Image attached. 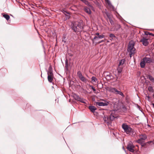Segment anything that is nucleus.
<instances>
[{
  "mask_svg": "<svg viewBox=\"0 0 154 154\" xmlns=\"http://www.w3.org/2000/svg\"><path fill=\"white\" fill-rule=\"evenodd\" d=\"M122 66H118V67L117 68V70L118 71V73L119 74H120L121 72H122Z\"/></svg>",
  "mask_w": 154,
  "mask_h": 154,
  "instance_id": "nucleus-20",
  "label": "nucleus"
},
{
  "mask_svg": "<svg viewBox=\"0 0 154 154\" xmlns=\"http://www.w3.org/2000/svg\"><path fill=\"white\" fill-rule=\"evenodd\" d=\"M95 35H98L99 36V33H96Z\"/></svg>",
  "mask_w": 154,
  "mask_h": 154,
  "instance_id": "nucleus-40",
  "label": "nucleus"
},
{
  "mask_svg": "<svg viewBox=\"0 0 154 154\" xmlns=\"http://www.w3.org/2000/svg\"><path fill=\"white\" fill-rule=\"evenodd\" d=\"M104 37V35H99L98 36H95L93 38V39L94 40L97 39V40H98L99 39H101L103 38Z\"/></svg>",
  "mask_w": 154,
  "mask_h": 154,
  "instance_id": "nucleus-18",
  "label": "nucleus"
},
{
  "mask_svg": "<svg viewBox=\"0 0 154 154\" xmlns=\"http://www.w3.org/2000/svg\"><path fill=\"white\" fill-rule=\"evenodd\" d=\"M106 15H107V17H108V18L109 19H111V17H110V16L109 15V14H106Z\"/></svg>",
  "mask_w": 154,
  "mask_h": 154,
  "instance_id": "nucleus-35",
  "label": "nucleus"
},
{
  "mask_svg": "<svg viewBox=\"0 0 154 154\" xmlns=\"http://www.w3.org/2000/svg\"><path fill=\"white\" fill-rule=\"evenodd\" d=\"M146 99L148 101H150V97L149 96H146Z\"/></svg>",
  "mask_w": 154,
  "mask_h": 154,
  "instance_id": "nucleus-33",
  "label": "nucleus"
},
{
  "mask_svg": "<svg viewBox=\"0 0 154 154\" xmlns=\"http://www.w3.org/2000/svg\"><path fill=\"white\" fill-rule=\"evenodd\" d=\"M91 79L92 81L94 82L95 83H96L97 81V78L94 76H92L91 78Z\"/></svg>",
  "mask_w": 154,
  "mask_h": 154,
  "instance_id": "nucleus-25",
  "label": "nucleus"
},
{
  "mask_svg": "<svg viewBox=\"0 0 154 154\" xmlns=\"http://www.w3.org/2000/svg\"><path fill=\"white\" fill-rule=\"evenodd\" d=\"M89 8L87 7H84V10L88 14H91V9H92L89 7Z\"/></svg>",
  "mask_w": 154,
  "mask_h": 154,
  "instance_id": "nucleus-15",
  "label": "nucleus"
},
{
  "mask_svg": "<svg viewBox=\"0 0 154 154\" xmlns=\"http://www.w3.org/2000/svg\"><path fill=\"white\" fill-rule=\"evenodd\" d=\"M109 103L107 102H95L94 105L96 106H107L108 105Z\"/></svg>",
  "mask_w": 154,
  "mask_h": 154,
  "instance_id": "nucleus-9",
  "label": "nucleus"
},
{
  "mask_svg": "<svg viewBox=\"0 0 154 154\" xmlns=\"http://www.w3.org/2000/svg\"><path fill=\"white\" fill-rule=\"evenodd\" d=\"M132 54L131 53H130V54H130V57H132V54Z\"/></svg>",
  "mask_w": 154,
  "mask_h": 154,
  "instance_id": "nucleus-37",
  "label": "nucleus"
},
{
  "mask_svg": "<svg viewBox=\"0 0 154 154\" xmlns=\"http://www.w3.org/2000/svg\"><path fill=\"white\" fill-rule=\"evenodd\" d=\"M125 60L124 59L121 60L119 62L118 66H122L125 63Z\"/></svg>",
  "mask_w": 154,
  "mask_h": 154,
  "instance_id": "nucleus-19",
  "label": "nucleus"
},
{
  "mask_svg": "<svg viewBox=\"0 0 154 154\" xmlns=\"http://www.w3.org/2000/svg\"><path fill=\"white\" fill-rule=\"evenodd\" d=\"M82 90L84 91V92L85 93H86L87 92V91L86 90H85L84 89H83Z\"/></svg>",
  "mask_w": 154,
  "mask_h": 154,
  "instance_id": "nucleus-38",
  "label": "nucleus"
},
{
  "mask_svg": "<svg viewBox=\"0 0 154 154\" xmlns=\"http://www.w3.org/2000/svg\"><path fill=\"white\" fill-rule=\"evenodd\" d=\"M109 92L114 93L116 94H118L123 97H125V95L123 94L121 91H119L117 89L114 88L110 87L109 88Z\"/></svg>",
  "mask_w": 154,
  "mask_h": 154,
  "instance_id": "nucleus-4",
  "label": "nucleus"
},
{
  "mask_svg": "<svg viewBox=\"0 0 154 154\" xmlns=\"http://www.w3.org/2000/svg\"><path fill=\"white\" fill-rule=\"evenodd\" d=\"M134 44L132 41H131L128 45V51L130 53L134 54L135 53V49L134 47Z\"/></svg>",
  "mask_w": 154,
  "mask_h": 154,
  "instance_id": "nucleus-3",
  "label": "nucleus"
},
{
  "mask_svg": "<svg viewBox=\"0 0 154 154\" xmlns=\"http://www.w3.org/2000/svg\"><path fill=\"white\" fill-rule=\"evenodd\" d=\"M66 66H65V67L66 68H67V63H66Z\"/></svg>",
  "mask_w": 154,
  "mask_h": 154,
  "instance_id": "nucleus-39",
  "label": "nucleus"
},
{
  "mask_svg": "<svg viewBox=\"0 0 154 154\" xmlns=\"http://www.w3.org/2000/svg\"><path fill=\"white\" fill-rule=\"evenodd\" d=\"M148 90L150 91H152L153 90V88L152 87L149 86L148 87Z\"/></svg>",
  "mask_w": 154,
  "mask_h": 154,
  "instance_id": "nucleus-31",
  "label": "nucleus"
},
{
  "mask_svg": "<svg viewBox=\"0 0 154 154\" xmlns=\"http://www.w3.org/2000/svg\"><path fill=\"white\" fill-rule=\"evenodd\" d=\"M146 35H152V36H154V34L148 32V33L146 34Z\"/></svg>",
  "mask_w": 154,
  "mask_h": 154,
  "instance_id": "nucleus-32",
  "label": "nucleus"
},
{
  "mask_svg": "<svg viewBox=\"0 0 154 154\" xmlns=\"http://www.w3.org/2000/svg\"><path fill=\"white\" fill-rule=\"evenodd\" d=\"M48 79L49 82H52L53 80V75H48Z\"/></svg>",
  "mask_w": 154,
  "mask_h": 154,
  "instance_id": "nucleus-17",
  "label": "nucleus"
},
{
  "mask_svg": "<svg viewBox=\"0 0 154 154\" xmlns=\"http://www.w3.org/2000/svg\"><path fill=\"white\" fill-rule=\"evenodd\" d=\"M143 60L145 61L146 63H150L153 62V60L152 58L149 57H145L143 59Z\"/></svg>",
  "mask_w": 154,
  "mask_h": 154,
  "instance_id": "nucleus-13",
  "label": "nucleus"
},
{
  "mask_svg": "<svg viewBox=\"0 0 154 154\" xmlns=\"http://www.w3.org/2000/svg\"><path fill=\"white\" fill-rule=\"evenodd\" d=\"M109 21L110 22V23H111V24L112 25V24L113 23V21L112 20L110 19H109Z\"/></svg>",
  "mask_w": 154,
  "mask_h": 154,
  "instance_id": "nucleus-34",
  "label": "nucleus"
},
{
  "mask_svg": "<svg viewBox=\"0 0 154 154\" xmlns=\"http://www.w3.org/2000/svg\"><path fill=\"white\" fill-rule=\"evenodd\" d=\"M152 106H153V107L154 108V103H152Z\"/></svg>",
  "mask_w": 154,
  "mask_h": 154,
  "instance_id": "nucleus-43",
  "label": "nucleus"
},
{
  "mask_svg": "<svg viewBox=\"0 0 154 154\" xmlns=\"http://www.w3.org/2000/svg\"><path fill=\"white\" fill-rule=\"evenodd\" d=\"M148 78L151 81L154 82V78L150 75H148Z\"/></svg>",
  "mask_w": 154,
  "mask_h": 154,
  "instance_id": "nucleus-23",
  "label": "nucleus"
},
{
  "mask_svg": "<svg viewBox=\"0 0 154 154\" xmlns=\"http://www.w3.org/2000/svg\"><path fill=\"white\" fill-rule=\"evenodd\" d=\"M48 75H53L52 71H48Z\"/></svg>",
  "mask_w": 154,
  "mask_h": 154,
  "instance_id": "nucleus-27",
  "label": "nucleus"
},
{
  "mask_svg": "<svg viewBox=\"0 0 154 154\" xmlns=\"http://www.w3.org/2000/svg\"><path fill=\"white\" fill-rule=\"evenodd\" d=\"M3 17L7 20H8L10 19V16L8 14H5L3 15Z\"/></svg>",
  "mask_w": 154,
  "mask_h": 154,
  "instance_id": "nucleus-24",
  "label": "nucleus"
},
{
  "mask_svg": "<svg viewBox=\"0 0 154 154\" xmlns=\"http://www.w3.org/2000/svg\"><path fill=\"white\" fill-rule=\"evenodd\" d=\"M75 99L76 100L79 101L82 103H86V100H85L80 97L79 96L76 95L75 97Z\"/></svg>",
  "mask_w": 154,
  "mask_h": 154,
  "instance_id": "nucleus-11",
  "label": "nucleus"
},
{
  "mask_svg": "<svg viewBox=\"0 0 154 154\" xmlns=\"http://www.w3.org/2000/svg\"><path fill=\"white\" fill-rule=\"evenodd\" d=\"M140 139L137 140V142L139 143H141V140H144L147 138V136L145 134H141L139 136Z\"/></svg>",
  "mask_w": 154,
  "mask_h": 154,
  "instance_id": "nucleus-8",
  "label": "nucleus"
},
{
  "mask_svg": "<svg viewBox=\"0 0 154 154\" xmlns=\"http://www.w3.org/2000/svg\"><path fill=\"white\" fill-rule=\"evenodd\" d=\"M113 100L112 103L113 104L114 110L115 111H117L120 108V106L119 104V101L116 98H114Z\"/></svg>",
  "mask_w": 154,
  "mask_h": 154,
  "instance_id": "nucleus-5",
  "label": "nucleus"
},
{
  "mask_svg": "<svg viewBox=\"0 0 154 154\" xmlns=\"http://www.w3.org/2000/svg\"><path fill=\"white\" fill-rule=\"evenodd\" d=\"M82 2H84V3H85L86 5H87L88 6V7H90L91 9L93 11H94V9L93 7L90 4L88 1H87L86 0H80Z\"/></svg>",
  "mask_w": 154,
  "mask_h": 154,
  "instance_id": "nucleus-10",
  "label": "nucleus"
},
{
  "mask_svg": "<svg viewBox=\"0 0 154 154\" xmlns=\"http://www.w3.org/2000/svg\"><path fill=\"white\" fill-rule=\"evenodd\" d=\"M110 119L109 117H108L107 116L106 117L104 116V117L103 118V119L105 122L108 125L110 124L111 122Z\"/></svg>",
  "mask_w": 154,
  "mask_h": 154,
  "instance_id": "nucleus-14",
  "label": "nucleus"
},
{
  "mask_svg": "<svg viewBox=\"0 0 154 154\" xmlns=\"http://www.w3.org/2000/svg\"><path fill=\"white\" fill-rule=\"evenodd\" d=\"M66 37L65 35L63 36V37L62 38V40L63 42H66L65 39H66Z\"/></svg>",
  "mask_w": 154,
  "mask_h": 154,
  "instance_id": "nucleus-29",
  "label": "nucleus"
},
{
  "mask_svg": "<svg viewBox=\"0 0 154 154\" xmlns=\"http://www.w3.org/2000/svg\"><path fill=\"white\" fill-rule=\"evenodd\" d=\"M109 36L110 38H112L115 37V36L114 35V34L112 33L110 34Z\"/></svg>",
  "mask_w": 154,
  "mask_h": 154,
  "instance_id": "nucleus-30",
  "label": "nucleus"
},
{
  "mask_svg": "<svg viewBox=\"0 0 154 154\" xmlns=\"http://www.w3.org/2000/svg\"><path fill=\"white\" fill-rule=\"evenodd\" d=\"M89 109L93 112H94L97 109V108L95 106H89Z\"/></svg>",
  "mask_w": 154,
  "mask_h": 154,
  "instance_id": "nucleus-16",
  "label": "nucleus"
},
{
  "mask_svg": "<svg viewBox=\"0 0 154 154\" xmlns=\"http://www.w3.org/2000/svg\"><path fill=\"white\" fill-rule=\"evenodd\" d=\"M140 42H142L143 44L145 46H147L149 43L148 39L145 38H142Z\"/></svg>",
  "mask_w": 154,
  "mask_h": 154,
  "instance_id": "nucleus-12",
  "label": "nucleus"
},
{
  "mask_svg": "<svg viewBox=\"0 0 154 154\" xmlns=\"http://www.w3.org/2000/svg\"><path fill=\"white\" fill-rule=\"evenodd\" d=\"M134 146L132 143L131 142H130L127 145V148L128 150L130 152H134Z\"/></svg>",
  "mask_w": 154,
  "mask_h": 154,
  "instance_id": "nucleus-6",
  "label": "nucleus"
},
{
  "mask_svg": "<svg viewBox=\"0 0 154 154\" xmlns=\"http://www.w3.org/2000/svg\"><path fill=\"white\" fill-rule=\"evenodd\" d=\"M121 25L119 24H117L115 26V29L117 31L119 29H120L121 28Z\"/></svg>",
  "mask_w": 154,
  "mask_h": 154,
  "instance_id": "nucleus-22",
  "label": "nucleus"
},
{
  "mask_svg": "<svg viewBox=\"0 0 154 154\" xmlns=\"http://www.w3.org/2000/svg\"><path fill=\"white\" fill-rule=\"evenodd\" d=\"M82 29V25L80 22H75L72 27V29L75 32L81 31Z\"/></svg>",
  "mask_w": 154,
  "mask_h": 154,
  "instance_id": "nucleus-2",
  "label": "nucleus"
},
{
  "mask_svg": "<svg viewBox=\"0 0 154 154\" xmlns=\"http://www.w3.org/2000/svg\"><path fill=\"white\" fill-rule=\"evenodd\" d=\"M122 127L125 132L127 134H129L132 137H134L136 134L135 131L126 124H123L122 125Z\"/></svg>",
  "mask_w": 154,
  "mask_h": 154,
  "instance_id": "nucleus-1",
  "label": "nucleus"
},
{
  "mask_svg": "<svg viewBox=\"0 0 154 154\" xmlns=\"http://www.w3.org/2000/svg\"><path fill=\"white\" fill-rule=\"evenodd\" d=\"M145 63L146 62H145V61H144V60H143H143L141 61L140 63L141 67L142 68H144L145 65Z\"/></svg>",
  "mask_w": 154,
  "mask_h": 154,
  "instance_id": "nucleus-21",
  "label": "nucleus"
},
{
  "mask_svg": "<svg viewBox=\"0 0 154 154\" xmlns=\"http://www.w3.org/2000/svg\"><path fill=\"white\" fill-rule=\"evenodd\" d=\"M77 75L81 81L85 83L87 82V79L82 75L80 71H79L77 72Z\"/></svg>",
  "mask_w": 154,
  "mask_h": 154,
  "instance_id": "nucleus-7",
  "label": "nucleus"
},
{
  "mask_svg": "<svg viewBox=\"0 0 154 154\" xmlns=\"http://www.w3.org/2000/svg\"><path fill=\"white\" fill-rule=\"evenodd\" d=\"M115 118V117L113 115H112V114H111L109 117V118L111 122L113 120H114Z\"/></svg>",
  "mask_w": 154,
  "mask_h": 154,
  "instance_id": "nucleus-26",
  "label": "nucleus"
},
{
  "mask_svg": "<svg viewBox=\"0 0 154 154\" xmlns=\"http://www.w3.org/2000/svg\"><path fill=\"white\" fill-rule=\"evenodd\" d=\"M103 42V40H102V41H101L100 42H99V43H100L102 42Z\"/></svg>",
  "mask_w": 154,
  "mask_h": 154,
  "instance_id": "nucleus-42",
  "label": "nucleus"
},
{
  "mask_svg": "<svg viewBox=\"0 0 154 154\" xmlns=\"http://www.w3.org/2000/svg\"><path fill=\"white\" fill-rule=\"evenodd\" d=\"M65 12L66 13H67V14H68L67 12H66V11H65Z\"/></svg>",
  "mask_w": 154,
  "mask_h": 154,
  "instance_id": "nucleus-44",
  "label": "nucleus"
},
{
  "mask_svg": "<svg viewBox=\"0 0 154 154\" xmlns=\"http://www.w3.org/2000/svg\"><path fill=\"white\" fill-rule=\"evenodd\" d=\"M52 68L51 66H50L48 69V71H52Z\"/></svg>",
  "mask_w": 154,
  "mask_h": 154,
  "instance_id": "nucleus-36",
  "label": "nucleus"
},
{
  "mask_svg": "<svg viewBox=\"0 0 154 154\" xmlns=\"http://www.w3.org/2000/svg\"><path fill=\"white\" fill-rule=\"evenodd\" d=\"M89 86L90 87H91V88L93 90L94 92H95L96 91V89L94 87H93V86L89 85Z\"/></svg>",
  "mask_w": 154,
  "mask_h": 154,
  "instance_id": "nucleus-28",
  "label": "nucleus"
},
{
  "mask_svg": "<svg viewBox=\"0 0 154 154\" xmlns=\"http://www.w3.org/2000/svg\"><path fill=\"white\" fill-rule=\"evenodd\" d=\"M153 143V142H152V141H149V142H148V143Z\"/></svg>",
  "mask_w": 154,
  "mask_h": 154,
  "instance_id": "nucleus-41",
  "label": "nucleus"
}]
</instances>
